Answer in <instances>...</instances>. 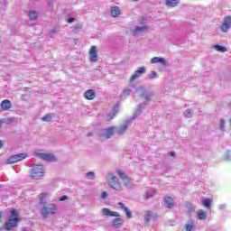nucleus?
<instances>
[{"label":"nucleus","instance_id":"obj_25","mask_svg":"<svg viewBox=\"0 0 231 231\" xmlns=\"http://www.w3.org/2000/svg\"><path fill=\"white\" fill-rule=\"evenodd\" d=\"M111 15L112 17H118L120 15V8L118 6H115L111 10Z\"/></svg>","mask_w":231,"mask_h":231},{"label":"nucleus","instance_id":"obj_36","mask_svg":"<svg viewBox=\"0 0 231 231\" xmlns=\"http://www.w3.org/2000/svg\"><path fill=\"white\" fill-rule=\"evenodd\" d=\"M158 77V73L156 71H152L150 74H148V79H156Z\"/></svg>","mask_w":231,"mask_h":231},{"label":"nucleus","instance_id":"obj_1","mask_svg":"<svg viewBox=\"0 0 231 231\" xmlns=\"http://www.w3.org/2000/svg\"><path fill=\"white\" fill-rule=\"evenodd\" d=\"M44 198H46V193L40 194V205H42L41 214L43 219H48L51 216L57 214V205L55 204H46Z\"/></svg>","mask_w":231,"mask_h":231},{"label":"nucleus","instance_id":"obj_43","mask_svg":"<svg viewBox=\"0 0 231 231\" xmlns=\"http://www.w3.org/2000/svg\"><path fill=\"white\" fill-rule=\"evenodd\" d=\"M107 196H109V194L107 193V191H103L102 194H101L102 199H106V198H107Z\"/></svg>","mask_w":231,"mask_h":231},{"label":"nucleus","instance_id":"obj_3","mask_svg":"<svg viewBox=\"0 0 231 231\" xmlns=\"http://www.w3.org/2000/svg\"><path fill=\"white\" fill-rule=\"evenodd\" d=\"M31 178L32 180H42V178H44V165L33 164L31 171Z\"/></svg>","mask_w":231,"mask_h":231},{"label":"nucleus","instance_id":"obj_32","mask_svg":"<svg viewBox=\"0 0 231 231\" xmlns=\"http://www.w3.org/2000/svg\"><path fill=\"white\" fill-rule=\"evenodd\" d=\"M95 176H96L95 172L88 171L86 173L85 177L87 178V180H95Z\"/></svg>","mask_w":231,"mask_h":231},{"label":"nucleus","instance_id":"obj_24","mask_svg":"<svg viewBox=\"0 0 231 231\" xmlns=\"http://www.w3.org/2000/svg\"><path fill=\"white\" fill-rule=\"evenodd\" d=\"M180 5V0H166V5L174 8Z\"/></svg>","mask_w":231,"mask_h":231},{"label":"nucleus","instance_id":"obj_34","mask_svg":"<svg viewBox=\"0 0 231 231\" xmlns=\"http://www.w3.org/2000/svg\"><path fill=\"white\" fill-rule=\"evenodd\" d=\"M225 124H226L225 119H220V122H219V129H220V131H222V132H225V131H226V129H225Z\"/></svg>","mask_w":231,"mask_h":231},{"label":"nucleus","instance_id":"obj_28","mask_svg":"<svg viewBox=\"0 0 231 231\" xmlns=\"http://www.w3.org/2000/svg\"><path fill=\"white\" fill-rule=\"evenodd\" d=\"M51 118H53V114H47L42 118V122H51Z\"/></svg>","mask_w":231,"mask_h":231},{"label":"nucleus","instance_id":"obj_7","mask_svg":"<svg viewBox=\"0 0 231 231\" xmlns=\"http://www.w3.org/2000/svg\"><path fill=\"white\" fill-rule=\"evenodd\" d=\"M131 124H133V119H128L124 123V125H120L119 127L115 126V134L119 135L125 134V131H127Z\"/></svg>","mask_w":231,"mask_h":231},{"label":"nucleus","instance_id":"obj_40","mask_svg":"<svg viewBox=\"0 0 231 231\" xmlns=\"http://www.w3.org/2000/svg\"><path fill=\"white\" fill-rule=\"evenodd\" d=\"M57 32H59V28L54 27L53 29H51V30L49 32V34H50V35H53V33H57Z\"/></svg>","mask_w":231,"mask_h":231},{"label":"nucleus","instance_id":"obj_46","mask_svg":"<svg viewBox=\"0 0 231 231\" xmlns=\"http://www.w3.org/2000/svg\"><path fill=\"white\" fill-rule=\"evenodd\" d=\"M66 199H68V196H66V195H63V196H61L60 198V201H66Z\"/></svg>","mask_w":231,"mask_h":231},{"label":"nucleus","instance_id":"obj_23","mask_svg":"<svg viewBox=\"0 0 231 231\" xmlns=\"http://www.w3.org/2000/svg\"><path fill=\"white\" fill-rule=\"evenodd\" d=\"M213 50H216V51H219L220 53H225L226 51H228V49H226V47L225 46H221V45H213Z\"/></svg>","mask_w":231,"mask_h":231},{"label":"nucleus","instance_id":"obj_48","mask_svg":"<svg viewBox=\"0 0 231 231\" xmlns=\"http://www.w3.org/2000/svg\"><path fill=\"white\" fill-rule=\"evenodd\" d=\"M170 156H171L172 158H176V152H171Z\"/></svg>","mask_w":231,"mask_h":231},{"label":"nucleus","instance_id":"obj_45","mask_svg":"<svg viewBox=\"0 0 231 231\" xmlns=\"http://www.w3.org/2000/svg\"><path fill=\"white\" fill-rule=\"evenodd\" d=\"M218 208H219V210H225V208H226V204H220L218 206Z\"/></svg>","mask_w":231,"mask_h":231},{"label":"nucleus","instance_id":"obj_30","mask_svg":"<svg viewBox=\"0 0 231 231\" xmlns=\"http://www.w3.org/2000/svg\"><path fill=\"white\" fill-rule=\"evenodd\" d=\"M152 217V213L151 211H147L146 215L144 216L145 223H149Z\"/></svg>","mask_w":231,"mask_h":231},{"label":"nucleus","instance_id":"obj_9","mask_svg":"<svg viewBox=\"0 0 231 231\" xmlns=\"http://www.w3.org/2000/svg\"><path fill=\"white\" fill-rule=\"evenodd\" d=\"M26 158H28V154L26 153L14 154L6 160V163L7 164L17 163V162H22V160H26Z\"/></svg>","mask_w":231,"mask_h":231},{"label":"nucleus","instance_id":"obj_6","mask_svg":"<svg viewBox=\"0 0 231 231\" xmlns=\"http://www.w3.org/2000/svg\"><path fill=\"white\" fill-rule=\"evenodd\" d=\"M140 91H142V94L140 95V97L143 98H145L146 102H150L151 98H152V97L154 96V94L152 92L145 91L144 87H140L135 89V92L134 95V98H136V93H140Z\"/></svg>","mask_w":231,"mask_h":231},{"label":"nucleus","instance_id":"obj_27","mask_svg":"<svg viewBox=\"0 0 231 231\" xmlns=\"http://www.w3.org/2000/svg\"><path fill=\"white\" fill-rule=\"evenodd\" d=\"M202 205L206 208H210V205H212V200H210L209 199H205L202 200Z\"/></svg>","mask_w":231,"mask_h":231},{"label":"nucleus","instance_id":"obj_20","mask_svg":"<svg viewBox=\"0 0 231 231\" xmlns=\"http://www.w3.org/2000/svg\"><path fill=\"white\" fill-rule=\"evenodd\" d=\"M164 203L167 208H174V199H172V198L165 197Z\"/></svg>","mask_w":231,"mask_h":231},{"label":"nucleus","instance_id":"obj_42","mask_svg":"<svg viewBox=\"0 0 231 231\" xmlns=\"http://www.w3.org/2000/svg\"><path fill=\"white\" fill-rule=\"evenodd\" d=\"M185 228L186 231H192V228H194V226L190 224H186Z\"/></svg>","mask_w":231,"mask_h":231},{"label":"nucleus","instance_id":"obj_33","mask_svg":"<svg viewBox=\"0 0 231 231\" xmlns=\"http://www.w3.org/2000/svg\"><path fill=\"white\" fill-rule=\"evenodd\" d=\"M117 174L119 176V178H121V180H127V175H125V173L124 171H122V170H118L117 171Z\"/></svg>","mask_w":231,"mask_h":231},{"label":"nucleus","instance_id":"obj_39","mask_svg":"<svg viewBox=\"0 0 231 231\" xmlns=\"http://www.w3.org/2000/svg\"><path fill=\"white\" fill-rule=\"evenodd\" d=\"M131 91H132L131 88L124 89L123 90L124 97H129V93H131Z\"/></svg>","mask_w":231,"mask_h":231},{"label":"nucleus","instance_id":"obj_21","mask_svg":"<svg viewBox=\"0 0 231 231\" xmlns=\"http://www.w3.org/2000/svg\"><path fill=\"white\" fill-rule=\"evenodd\" d=\"M118 109H119L118 105H116L113 107L112 112L107 115L108 120H113L115 118V116H116V113H118Z\"/></svg>","mask_w":231,"mask_h":231},{"label":"nucleus","instance_id":"obj_5","mask_svg":"<svg viewBox=\"0 0 231 231\" xmlns=\"http://www.w3.org/2000/svg\"><path fill=\"white\" fill-rule=\"evenodd\" d=\"M33 154L36 156V158H40V160H43L44 162H57V158L55 155H53V153H45L42 152V150H38L35 151Z\"/></svg>","mask_w":231,"mask_h":231},{"label":"nucleus","instance_id":"obj_18","mask_svg":"<svg viewBox=\"0 0 231 231\" xmlns=\"http://www.w3.org/2000/svg\"><path fill=\"white\" fill-rule=\"evenodd\" d=\"M95 97H97V93L93 89H88L85 92V98L87 100H94Z\"/></svg>","mask_w":231,"mask_h":231},{"label":"nucleus","instance_id":"obj_10","mask_svg":"<svg viewBox=\"0 0 231 231\" xmlns=\"http://www.w3.org/2000/svg\"><path fill=\"white\" fill-rule=\"evenodd\" d=\"M147 72V68L145 67H140L137 70L134 72V74L130 78V84H133L134 80H136V79H140L142 75H145Z\"/></svg>","mask_w":231,"mask_h":231},{"label":"nucleus","instance_id":"obj_13","mask_svg":"<svg viewBox=\"0 0 231 231\" xmlns=\"http://www.w3.org/2000/svg\"><path fill=\"white\" fill-rule=\"evenodd\" d=\"M145 106H147V102L142 103L138 106V108L135 110V113L131 119L132 121L134 120V118H138V116L142 115V112L143 111V109H145Z\"/></svg>","mask_w":231,"mask_h":231},{"label":"nucleus","instance_id":"obj_31","mask_svg":"<svg viewBox=\"0 0 231 231\" xmlns=\"http://www.w3.org/2000/svg\"><path fill=\"white\" fill-rule=\"evenodd\" d=\"M193 115H194V112H192V110L190 109H187L184 112V116H186V118H192Z\"/></svg>","mask_w":231,"mask_h":231},{"label":"nucleus","instance_id":"obj_2","mask_svg":"<svg viewBox=\"0 0 231 231\" xmlns=\"http://www.w3.org/2000/svg\"><path fill=\"white\" fill-rule=\"evenodd\" d=\"M19 225V213L17 209H13L8 220L5 223L2 231H10L12 228H15Z\"/></svg>","mask_w":231,"mask_h":231},{"label":"nucleus","instance_id":"obj_51","mask_svg":"<svg viewBox=\"0 0 231 231\" xmlns=\"http://www.w3.org/2000/svg\"><path fill=\"white\" fill-rule=\"evenodd\" d=\"M3 147V141L0 140V149Z\"/></svg>","mask_w":231,"mask_h":231},{"label":"nucleus","instance_id":"obj_26","mask_svg":"<svg viewBox=\"0 0 231 231\" xmlns=\"http://www.w3.org/2000/svg\"><path fill=\"white\" fill-rule=\"evenodd\" d=\"M28 15H29V19H31V21H35V19H37V17H38V14L36 11H30Z\"/></svg>","mask_w":231,"mask_h":231},{"label":"nucleus","instance_id":"obj_12","mask_svg":"<svg viewBox=\"0 0 231 231\" xmlns=\"http://www.w3.org/2000/svg\"><path fill=\"white\" fill-rule=\"evenodd\" d=\"M104 216H108L109 217H120V213L116 211H111L110 208H105L102 209Z\"/></svg>","mask_w":231,"mask_h":231},{"label":"nucleus","instance_id":"obj_41","mask_svg":"<svg viewBox=\"0 0 231 231\" xmlns=\"http://www.w3.org/2000/svg\"><path fill=\"white\" fill-rule=\"evenodd\" d=\"M230 156H231V152H230V150H227L226 155L225 157L226 162H230Z\"/></svg>","mask_w":231,"mask_h":231},{"label":"nucleus","instance_id":"obj_4","mask_svg":"<svg viewBox=\"0 0 231 231\" xmlns=\"http://www.w3.org/2000/svg\"><path fill=\"white\" fill-rule=\"evenodd\" d=\"M106 180L109 184V187L114 189V190H117L118 192H121V190H123L122 183L116 176H114L112 173H108Z\"/></svg>","mask_w":231,"mask_h":231},{"label":"nucleus","instance_id":"obj_35","mask_svg":"<svg viewBox=\"0 0 231 231\" xmlns=\"http://www.w3.org/2000/svg\"><path fill=\"white\" fill-rule=\"evenodd\" d=\"M229 28L230 27L227 24H226L225 23L220 26L221 32H224L225 33H226V32H228Z\"/></svg>","mask_w":231,"mask_h":231},{"label":"nucleus","instance_id":"obj_44","mask_svg":"<svg viewBox=\"0 0 231 231\" xmlns=\"http://www.w3.org/2000/svg\"><path fill=\"white\" fill-rule=\"evenodd\" d=\"M125 187H131V182L129 181V177L127 179H125Z\"/></svg>","mask_w":231,"mask_h":231},{"label":"nucleus","instance_id":"obj_52","mask_svg":"<svg viewBox=\"0 0 231 231\" xmlns=\"http://www.w3.org/2000/svg\"><path fill=\"white\" fill-rule=\"evenodd\" d=\"M2 217H3V213L0 211V221Z\"/></svg>","mask_w":231,"mask_h":231},{"label":"nucleus","instance_id":"obj_17","mask_svg":"<svg viewBox=\"0 0 231 231\" xmlns=\"http://www.w3.org/2000/svg\"><path fill=\"white\" fill-rule=\"evenodd\" d=\"M152 64H158L161 63L163 66L167 65V60L164 58H160V57H154L151 60Z\"/></svg>","mask_w":231,"mask_h":231},{"label":"nucleus","instance_id":"obj_29","mask_svg":"<svg viewBox=\"0 0 231 231\" xmlns=\"http://www.w3.org/2000/svg\"><path fill=\"white\" fill-rule=\"evenodd\" d=\"M152 196H154V190L149 189L148 191H146V193L144 195V199H149L152 198Z\"/></svg>","mask_w":231,"mask_h":231},{"label":"nucleus","instance_id":"obj_16","mask_svg":"<svg viewBox=\"0 0 231 231\" xmlns=\"http://www.w3.org/2000/svg\"><path fill=\"white\" fill-rule=\"evenodd\" d=\"M123 226H124V219H122V217L114 218L113 224H112L113 228H116V229L122 228Z\"/></svg>","mask_w":231,"mask_h":231},{"label":"nucleus","instance_id":"obj_22","mask_svg":"<svg viewBox=\"0 0 231 231\" xmlns=\"http://www.w3.org/2000/svg\"><path fill=\"white\" fill-rule=\"evenodd\" d=\"M143 32H147V26H135V29L134 31V35L136 36L138 33H142Z\"/></svg>","mask_w":231,"mask_h":231},{"label":"nucleus","instance_id":"obj_50","mask_svg":"<svg viewBox=\"0 0 231 231\" xmlns=\"http://www.w3.org/2000/svg\"><path fill=\"white\" fill-rule=\"evenodd\" d=\"M88 136H93V132H89V133L88 134Z\"/></svg>","mask_w":231,"mask_h":231},{"label":"nucleus","instance_id":"obj_15","mask_svg":"<svg viewBox=\"0 0 231 231\" xmlns=\"http://www.w3.org/2000/svg\"><path fill=\"white\" fill-rule=\"evenodd\" d=\"M0 107L3 111H8V109H12V101L9 99H5L1 102Z\"/></svg>","mask_w":231,"mask_h":231},{"label":"nucleus","instance_id":"obj_38","mask_svg":"<svg viewBox=\"0 0 231 231\" xmlns=\"http://www.w3.org/2000/svg\"><path fill=\"white\" fill-rule=\"evenodd\" d=\"M14 120V117H8L6 119H3V122L4 124L10 125V124H13Z\"/></svg>","mask_w":231,"mask_h":231},{"label":"nucleus","instance_id":"obj_8","mask_svg":"<svg viewBox=\"0 0 231 231\" xmlns=\"http://www.w3.org/2000/svg\"><path fill=\"white\" fill-rule=\"evenodd\" d=\"M113 134H115V126H110L99 132V138L100 140H107L111 138Z\"/></svg>","mask_w":231,"mask_h":231},{"label":"nucleus","instance_id":"obj_47","mask_svg":"<svg viewBox=\"0 0 231 231\" xmlns=\"http://www.w3.org/2000/svg\"><path fill=\"white\" fill-rule=\"evenodd\" d=\"M68 23H75V18L69 17V18L68 19Z\"/></svg>","mask_w":231,"mask_h":231},{"label":"nucleus","instance_id":"obj_49","mask_svg":"<svg viewBox=\"0 0 231 231\" xmlns=\"http://www.w3.org/2000/svg\"><path fill=\"white\" fill-rule=\"evenodd\" d=\"M3 124H5V122H3V119H0V127L3 125Z\"/></svg>","mask_w":231,"mask_h":231},{"label":"nucleus","instance_id":"obj_11","mask_svg":"<svg viewBox=\"0 0 231 231\" xmlns=\"http://www.w3.org/2000/svg\"><path fill=\"white\" fill-rule=\"evenodd\" d=\"M89 60L90 62H97L98 60V50L97 46L93 45L89 51Z\"/></svg>","mask_w":231,"mask_h":231},{"label":"nucleus","instance_id":"obj_14","mask_svg":"<svg viewBox=\"0 0 231 231\" xmlns=\"http://www.w3.org/2000/svg\"><path fill=\"white\" fill-rule=\"evenodd\" d=\"M118 207L119 208H121V210H124L128 219H131V217H133V212L129 210V208L125 207V204L119 202Z\"/></svg>","mask_w":231,"mask_h":231},{"label":"nucleus","instance_id":"obj_37","mask_svg":"<svg viewBox=\"0 0 231 231\" xmlns=\"http://www.w3.org/2000/svg\"><path fill=\"white\" fill-rule=\"evenodd\" d=\"M224 23L227 24L231 28V16H226L224 20Z\"/></svg>","mask_w":231,"mask_h":231},{"label":"nucleus","instance_id":"obj_19","mask_svg":"<svg viewBox=\"0 0 231 231\" xmlns=\"http://www.w3.org/2000/svg\"><path fill=\"white\" fill-rule=\"evenodd\" d=\"M197 216H198V219H199L200 221H207V217L208 215L205 210L199 209L197 212Z\"/></svg>","mask_w":231,"mask_h":231}]
</instances>
